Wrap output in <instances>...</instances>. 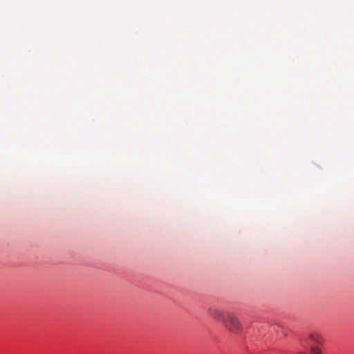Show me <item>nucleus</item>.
Returning a JSON list of instances; mask_svg holds the SVG:
<instances>
[{
	"mask_svg": "<svg viewBox=\"0 0 354 354\" xmlns=\"http://www.w3.org/2000/svg\"><path fill=\"white\" fill-rule=\"evenodd\" d=\"M223 325L226 329L234 334H239L242 331V326L240 321L232 313L227 315Z\"/></svg>",
	"mask_w": 354,
	"mask_h": 354,
	"instance_id": "nucleus-1",
	"label": "nucleus"
},
{
	"mask_svg": "<svg viewBox=\"0 0 354 354\" xmlns=\"http://www.w3.org/2000/svg\"><path fill=\"white\" fill-rule=\"evenodd\" d=\"M207 312L212 319L222 322L223 323L224 322L227 315L230 313V312H227L216 308H209Z\"/></svg>",
	"mask_w": 354,
	"mask_h": 354,
	"instance_id": "nucleus-2",
	"label": "nucleus"
},
{
	"mask_svg": "<svg viewBox=\"0 0 354 354\" xmlns=\"http://www.w3.org/2000/svg\"><path fill=\"white\" fill-rule=\"evenodd\" d=\"M309 337L316 343L321 344L322 342V337L319 334L311 333L310 334Z\"/></svg>",
	"mask_w": 354,
	"mask_h": 354,
	"instance_id": "nucleus-3",
	"label": "nucleus"
},
{
	"mask_svg": "<svg viewBox=\"0 0 354 354\" xmlns=\"http://www.w3.org/2000/svg\"><path fill=\"white\" fill-rule=\"evenodd\" d=\"M310 354H322V351L319 347L312 346L310 348Z\"/></svg>",
	"mask_w": 354,
	"mask_h": 354,
	"instance_id": "nucleus-4",
	"label": "nucleus"
}]
</instances>
